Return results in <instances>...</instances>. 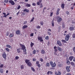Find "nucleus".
I'll list each match as a JSON object with an SVG mask.
<instances>
[{"mask_svg":"<svg viewBox=\"0 0 75 75\" xmlns=\"http://www.w3.org/2000/svg\"><path fill=\"white\" fill-rule=\"evenodd\" d=\"M20 45L21 46V47L22 48V50H23L24 54H27V50L25 49L26 47L25 45L21 44H20Z\"/></svg>","mask_w":75,"mask_h":75,"instance_id":"f257e3e1","label":"nucleus"},{"mask_svg":"<svg viewBox=\"0 0 75 75\" xmlns=\"http://www.w3.org/2000/svg\"><path fill=\"white\" fill-rule=\"evenodd\" d=\"M50 64L52 68H54L56 67V63L55 62L53 63L52 61H51L50 62Z\"/></svg>","mask_w":75,"mask_h":75,"instance_id":"f03ea898","label":"nucleus"},{"mask_svg":"<svg viewBox=\"0 0 75 75\" xmlns=\"http://www.w3.org/2000/svg\"><path fill=\"white\" fill-rule=\"evenodd\" d=\"M57 23H60L62 20V18L61 17L59 16L57 17Z\"/></svg>","mask_w":75,"mask_h":75,"instance_id":"7ed1b4c3","label":"nucleus"},{"mask_svg":"<svg viewBox=\"0 0 75 75\" xmlns=\"http://www.w3.org/2000/svg\"><path fill=\"white\" fill-rule=\"evenodd\" d=\"M70 38V36L69 34H67L65 37V40L66 41H68L69 40V39Z\"/></svg>","mask_w":75,"mask_h":75,"instance_id":"20e7f679","label":"nucleus"},{"mask_svg":"<svg viewBox=\"0 0 75 75\" xmlns=\"http://www.w3.org/2000/svg\"><path fill=\"white\" fill-rule=\"evenodd\" d=\"M38 40H39L40 42H42V41H43L42 38L41 37V36H38Z\"/></svg>","mask_w":75,"mask_h":75,"instance_id":"39448f33","label":"nucleus"},{"mask_svg":"<svg viewBox=\"0 0 75 75\" xmlns=\"http://www.w3.org/2000/svg\"><path fill=\"white\" fill-rule=\"evenodd\" d=\"M2 57L3 58L5 59H6V57H7V55H6V53L5 52H4V53L2 54Z\"/></svg>","mask_w":75,"mask_h":75,"instance_id":"423d86ee","label":"nucleus"},{"mask_svg":"<svg viewBox=\"0 0 75 75\" xmlns=\"http://www.w3.org/2000/svg\"><path fill=\"white\" fill-rule=\"evenodd\" d=\"M9 2L11 4V5H14L15 4V3L14 1L12 0H10L9 1Z\"/></svg>","mask_w":75,"mask_h":75,"instance_id":"0eeeda50","label":"nucleus"},{"mask_svg":"<svg viewBox=\"0 0 75 75\" xmlns=\"http://www.w3.org/2000/svg\"><path fill=\"white\" fill-rule=\"evenodd\" d=\"M55 74L56 75H61V73L60 72V71H58V73L57 72L55 71Z\"/></svg>","mask_w":75,"mask_h":75,"instance_id":"6e6552de","label":"nucleus"},{"mask_svg":"<svg viewBox=\"0 0 75 75\" xmlns=\"http://www.w3.org/2000/svg\"><path fill=\"white\" fill-rule=\"evenodd\" d=\"M70 68V66H69V67L68 66H67L66 67V68L67 72H70V69H69Z\"/></svg>","mask_w":75,"mask_h":75,"instance_id":"1a4fd4ad","label":"nucleus"},{"mask_svg":"<svg viewBox=\"0 0 75 75\" xmlns=\"http://www.w3.org/2000/svg\"><path fill=\"white\" fill-rule=\"evenodd\" d=\"M36 64L37 65L38 67L39 68H40L41 67V65L40 64V62L39 61H37L36 62Z\"/></svg>","mask_w":75,"mask_h":75,"instance_id":"9d476101","label":"nucleus"},{"mask_svg":"<svg viewBox=\"0 0 75 75\" xmlns=\"http://www.w3.org/2000/svg\"><path fill=\"white\" fill-rule=\"evenodd\" d=\"M57 44H58L59 46H62V44H61V41L58 40L57 42Z\"/></svg>","mask_w":75,"mask_h":75,"instance_id":"9b49d317","label":"nucleus"},{"mask_svg":"<svg viewBox=\"0 0 75 75\" xmlns=\"http://www.w3.org/2000/svg\"><path fill=\"white\" fill-rule=\"evenodd\" d=\"M42 1V0H39L38 2H37V4L38 5V6H40V3H41Z\"/></svg>","mask_w":75,"mask_h":75,"instance_id":"f8f14e48","label":"nucleus"},{"mask_svg":"<svg viewBox=\"0 0 75 75\" xmlns=\"http://www.w3.org/2000/svg\"><path fill=\"white\" fill-rule=\"evenodd\" d=\"M57 50H59V51H60V52H62V51H63V49L59 47H57Z\"/></svg>","mask_w":75,"mask_h":75,"instance_id":"ddd939ff","label":"nucleus"},{"mask_svg":"<svg viewBox=\"0 0 75 75\" xmlns=\"http://www.w3.org/2000/svg\"><path fill=\"white\" fill-rule=\"evenodd\" d=\"M23 11H25L26 13H28L30 12V11L29 10L27 9H25L23 10Z\"/></svg>","mask_w":75,"mask_h":75,"instance_id":"4468645a","label":"nucleus"},{"mask_svg":"<svg viewBox=\"0 0 75 75\" xmlns=\"http://www.w3.org/2000/svg\"><path fill=\"white\" fill-rule=\"evenodd\" d=\"M16 34H18V35H19V34H20V33H21V32H20V31L19 30H18L16 31Z\"/></svg>","mask_w":75,"mask_h":75,"instance_id":"2eb2a0df","label":"nucleus"},{"mask_svg":"<svg viewBox=\"0 0 75 75\" xmlns=\"http://www.w3.org/2000/svg\"><path fill=\"white\" fill-rule=\"evenodd\" d=\"M73 58H74V57L72 56L69 57V61H72V60L73 59Z\"/></svg>","mask_w":75,"mask_h":75,"instance_id":"dca6fc26","label":"nucleus"},{"mask_svg":"<svg viewBox=\"0 0 75 75\" xmlns=\"http://www.w3.org/2000/svg\"><path fill=\"white\" fill-rule=\"evenodd\" d=\"M69 30L70 31H74V27H71L69 28Z\"/></svg>","mask_w":75,"mask_h":75,"instance_id":"f3484780","label":"nucleus"},{"mask_svg":"<svg viewBox=\"0 0 75 75\" xmlns=\"http://www.w3.org/2000/svg\"><path fill=\"white\" fill-rule=\"evenodd\" d=\"M60 10V9L59 8H58L57 10V12L56 13V15H58L59 14V11Z\"/></svg>","mask_w":75,"mask_h":75,"instance_id":"a211bd4d","label":"nucleus"},{"mask_svg":"<svg viewBox=\"0 0 75 75\" xmlns=\"http://www.w3.org/2000/svg\"><path fill=\"white\" fill-rule=\"evenodd\" d=\"M27 64L28 67H31V66L32 65V64H31V63L30 62H29Z\"/></svg>","mask_w":75,"mask_h":75,"instance_id":"6ab92c4d","label":"nucleus"},{"mask_svg":"<svg viewBox=\"0 0 75 75\" xmlns=\"http://www.w3.org/2000/svg\"><path fill=\"white\" fill-rule=\"evenodd\" d=\"M65 7V4H62L61 5V7L62 8L63 10L64 8V7Z\"/></svg>","mask_w":75,"mask_h":75,"instance_id":"aec40b11","label":"nucleus"},{"mask_svg":"<svg viewBox=\"0 0 75 75\" xmlns=\"http://www.w3.org/2000/svg\"><path fill=\"white\" fill-rule=\"evenodd\" d=\"M27 27H28V26H27V25H25L22 27V29H24L25 28H27Z\"/></svg>","mask_w":75,"mask_h":75,"instance_id":"412c9836","label":"nucleus"},{"mask_svg":"<svg viewBox=\"0 0 75 75\" xmlns=\"http://www.w3.org/2000/svg\"><path fill=\"white\" fill-rule=\"evenodd\" d=\"M25 6V7H30L31 6V5L30 4H26Z\"/></svg>","mask_w":75,"mask_h":75,"instance_id":"4be33fe9","label":"nucleus"},{"mask_svg":"<svg viewBox=\"0 0 75 75\" xmlns=\"http://www.w3.org/2000/svg\"><path fill=\"white\" fill-rule=\"evenodd\" d=\"M13 36L14 34L13 33L10 34L9 36V38H11V37H13Z\"/></svg>","mask_w":75,"mask_h":75,"instance_id":"5701e85b","label":"nucleus"},{"mask_svg":"<svg viewBox=\"0 0 75 75\" xmlns=\"http://www.w3.org/2000/svg\"><path fill=\"white\" fill-rule=\"evenodd\" d=\"M41 52L42 54H45V51L44 50H42L41 51Z\"/></svg>","mask_w":75,"mask_h":75,"instance_id":"b1692460","label":"nucleus"},{"mask_svg":"<svg viewBox=\"0 0 75 75\" xmlns=\"http://www.w3.org/2000/svg\"><path fill=\"white\" fill-rule=\"evenodd\" d=\"M66 63L68 65H69L70 64H71V62H70V61H69L68 60H67Z\"/></svg>","mask_w":75,"mask_h":75,"instance_id":"393cba45","label":"nucleus"},{"mask_svg":"<svg viewBox=\"0 0 75 75\" xmlns=\"http://www.w3.org/2000/svg\"><path fill=\"white\" fill-rule=\"evenodd\" d=\"M6 47H7L8 48H12L11 46H10V45H6Z\"/></svg>","mask_w":75,"mask_h":75,"instance_id":"a878e982","label":"nucleus"},{"mask_svg":"<svg viewBox=\"0 0 75 75\" xmlns=\"http://www.w3.org/2000/svg\"><path fill=\"white\" fill-rule=\"evenodd\" d=\"M62 42H64V43H67V42L65 40H62Z\"/></svg>","mask_w":75,"mask_h":75,"instance_id":"bb28decb","label":"nucleus"},{"mask_svg":"<svg viewBox=\"0 0 75 75\" xmlns=\"http://www.w3.org/2000/svg\"><path fill=\"white\" fill-rule=\"evenodd\" d=\"M32 53L33 54H36V50H34Z\"/></svg>","mask_w":75,"mask_h":75,"instance_id":"cd10ccee","label":"nucleus"},{"mask_svg":"<svg viewBox=\"0 0 75 75\" xmlns=\"http://www.w3.org/2000/svg\"><path fill=\"white\" fill-rule=\"evenodd\" d=\"M3 14L4 15V16H3V17H5V18H6L7 17L6 16V13H3Z\"/></svg>","mask_w":75,"mask_h":75,"instance_id":"c85d7f7f","label":"nucleus"},{"mask_svg":"<svg viewBox=\"0 0 75 75\" xmlns=\"http://www.w3.org/2000/svg\"><path fill=\"white\" fill-rule=\"evenodd\" d=\"M29 60H28L27 59H26L25 61V62L26 64H28V62H29Z\"/></svg>","mask_w":75,"mask_h":75,"instance_id":"c756f323","label":"nucleus"},{"mask_svg":"<svg viewBox=\"0 0 75 75\" xmlns=\"http://www.w3.org/2000/svg\"><path fill=\"white\" fill-rule=\"evenodd\" d=\"M17 50L18 53H20V52H21L20 51V49H17Z\"/></svg>","mask_w":75,"mask_h":75,"instance_id":"7c9ffc66","label":"nucleus"},{"mask_svg":"<svg viewBox=\"0 0 75 75\" xmlns=\"http://www.w3.org/2000/svg\"><path fill=\"white\" fill-rule=\"evenodd\" d=\"M34 45V43L31 42V44H30V47H33V46Z\"/></svg>","mask_w":75,"mask_h":75,"instance_id":"2f4dec72","label":"nucleus"},{"mask_svg":"<svg viewBox=\"0 0 75 75\" xmlns=\"http://www.w3.org/2000/svg\"><path fill=\"white\" fill-rule=\"evenodd\" d=\"M24 65H21V69H24Z\"/></svg>","mask_w":75,"mask_h":75,"instance_id":"473e14b6","label":"nucleus"},{"mask_svg":"<svg viewBox=\"0 0 75 75\" xmlns=\"http://www.w3.org/2000/svg\"><path fill=\"white\" fill-rule=\"evenodd\" d=\"M36 28H37L38 29H40V28H41V26H40L39 25H38L36 27Z\"/></svg>","mask_w":75,"mask_h":75,"instance_id":"72a5a7b5","label":"nucleus"},{"mask_svg":"<svg viewBox=\"0 0 75 75\" xmlns=\"http://www.w3.org/2000/svg\"><path fill=\"white\" fill-rule=\"evenodd\" d=\"M31 70H32V71H35V69H34V68L33 67H31Z\"/></svg>","mask_w":75,"mask_h":75,"instance_id":"f704fd0d","label":"nucleus"},{"mask_svg":"<svg viewBox=\"0 0 75 75\" xmlns=\"http://www.w3.org/2000/svg\"><path fill=\"white\" fill-rule=\"evenodd\" d=\"M6 50L7 52H9V51H10V49L8 48H6Z\"/></svg>","mask_w":75,"mask_h":75,"instance_id":"c9c22d12","label":"nucleus"},{"mask_svg":"<svg viewBox=\"0 0 75 75\" xmlns=\"http://www.w3.org/2000/svg\"><path fill=\"white\" fill-rule=\"evenodd\" d=\"M40 23L41 25H44V22L42 21H41Z\"/></svg>","mask_w":75,"mask_h":75,"instance_id":"e433bc0d","label":"nucleus"},{"mask_svg":"<svg viewBox=\"0 0 75 75\" xmlns=\"http://www.w3.org/2000/svg\"><path fill=\"white\" fill-rule=\"evenodd\" d=\"M46 65L47 67H50V64L48 63H47L46 64Z\"/></svg>","mask_w":75,"mask_h":75,"instance_id":"4c0bfd02","label":"nucleus"},{"mask_svg":"<svg viewBox=\"0 0 75 75\" xmlns=\"http://www.w3.org/2000/svg\"><path fill=\"white\" fill-rule=\"evenodd\" d=\"M45 40H49V36H47L45 38Z\"/></svg>","mask_w":75,"mask_h":75,"instance_id":"58836bf2","label":"nucleus"},{"mask_svg":"<svg viewBox=\"0 0 75 75\" xmlns=\"http://www.w3.org/2000/svg\"><path fill=\"white\" fill-rule=\"evenodd\" d=\"M65 25L64 24H63L62 26V28H65Z\"/></svg>","mask_w":75,"mask_h":75,"instance_id":"ea45409f","label":"nucleus"},{"mask_svg":"<svg viewBox=\"0 0 75 75\" xmlns=\"http://www.w3.org/2000/svg\"><path fill=\"white\" fill-rule=\"evenodd\" d=\"M34 17H33L32 19H31L30 21V22H33V21H34Z\"/></svg>","mask_w":75,"mask_h":75,"instance_id":"a19ab883","label":"nucleus"},{"mask_svg":"<svg viewBox=\"0 0 75 75\" xmlns=\"http://www.w3.org/2000/svg\"><path fill=\"white\" fill-rule=\"evenodd\" d=\"M40 8H41L43 6V5H42V3L40 4Z\"/></svg>","mask_w":75,"mask_h":75,"instance_id":"79ce46f5","label":"nucleus"},{"mask_svg":"<svg viewBox=\"0 0 75 75\" xmlns=\"http://www.w3.org/2000/svg\"><path fill=\"white\" fill-rule=\"evenodd\" d=\"M52 24L53 27H54V21H52Z\"/></svg>","mask_w":75,"mask_h":75,"instance_id":"37998d69","label":"nucleus"},{"mask_svg":"<svg viewBox=\"0 0 75 75\" xmlns=\"http://www.w3.org/2000/svg\"><path fill=\"white\" fill-rule=\"evenodd\" d=\"M72 37L73 38H75V33H74L73 34Z\"/></svg>","mask_w":75,"mask_h":75,"instance_id":"c03bdc74","label":"nucleus"},{"mask_svg":"<svg viewBox=\"0 0 75 75\" xmlns=\"http://www.w3.org/2000/svg\"><path fill=\"white\" fill-rule=\"evenodd\" d=\"M71 65H72V66H73V65H74V62H71Z\"/></svg>","mask_w":75,"mask_h":75,"instance_id":"a18cd8bd","label":"nucleus"},{"mask_svg":"<svg viewBox=\"0 0 75 75\" xmlns=\"http://www.w3.org/2000/svg\"><path fill=\"white\" fill-rule=\"evenodd\" d=\"M20 8H21V6H19L17 7V10H19Z\"/></svg>","mask_w":75,"mask_h":75,"instance_id":"49530a36","label":"nucleus"},{"mask_svg":"<svg viewBox=\"0 0 75 75\" xmlns=\"http://www.w3.org/2000/svg\"><path fill=\"white\" fill-rule=\"evenodd\" d=\"M40 60L41 62H42L43 61V59L42 58H40Z\"/></svg>","mask_w":75,"mask_h":75,"instance_id":"de8ad7c7","label":"nucleus"},{"mask_svg":"<svg viewBox=\"0 0 75 75\" xmlns=\"http://www.w3.org/2000/svg\"><path fill=\"white\" fill-rule=\"evenodd\" d=\"M0 69V72H1V73H3V69Z\"/></svg>","mask_w":75,"mask_h":75,"instance_id":"09e8293b","label":"nucleus"},{"mask_svg":"<svg viewBox=\"0 0 75 75\" xmlns=\"http://www.w3.org/2000/svg\"><path fill=\"white\" fill-rule=\"evenodd\" d=\"M58 30H61V26H59L58 28Z\"/></svg>","mask_w":75,"mask_h":75,"instance_id":"8fccbe9b","label":"nucleus"},{"mask_svg":"<svg viewBox=\"0 0 75 75\" xmlns=\"http://www.w3.org/2000/svg\"><path fill=\"white\" fill-rule=\"evenodd\" d=\"M37 60V59L35 58H34L33 59V61H35Z\"/></svg>","mask_w":75,"mask_h":75,"instance_id":"3c124183","label":"nucleus"},{"mask_svg":"<svg viewBox=\"0 0 75 75\" xmlns=\"http://www.w3.org/2000/svg\"><path fill=\"white\" fill-rule=\"evenodd\" d=\"M32 5L34 6H36V4L34 3H33L32 4Z\"/></svg>","mask_w":75,"mask_h":75,"instance_id":"603ef678","label":"nucleus"},{"mask_svg":"<svg viewBox=\"0 0 75 75\" xmlns=\"http://www.w3.org/2000/svg\"><path fill=\"white\" fill-rule=\"evenodd\" d=\"M47 34L49 35H51V33L49 32H47Z\"/></svg>","mask_w":75,"mask_h":75,"instance_id":"864d4df0","label":"nucleus"},{"mask_svg":"<svg viewBox=\"0 0 75 75\" xmlns=\"http://www.w3.org/2000/svg\"><path fill=\"white\" fill-rule=\"evenodd\" d=\"M9 35V33H8V32H7L6 33V36H8Z\"/></svg>","mask_w":75,"mask_h":75,"instance_id":"5fc2aeb1","label":"nucleus"},{"mask_svg":"<svg viewBox=\"0 0 75 75\" xmlns=\"http://www.w3.org/2000/svg\"><path fill=\"white\" fill-rule=\"evenodd\" d=\"M18 58H19V57H18V56H16L15 57L16 59H18Z\"/></svg>","mask_w":75,"mask_h":75,"instance_id":"6e6d98bb","label":"nucleus"},{"mask_svg":"<svg viewBox=\"0 0 75 75\" xmlns=\"http://www.w3.org/2000/svg\"><path fill=\"white\" fill-rule=\"evenodd\" d=\"M52 15H53V12H52L50 13V16L51 17H52Z\"/></svg>","mask_w":75,"mask_h":75,"instance_id":"4d7b16f0","label":"nucleus"},{"mask_svg":"<svg viewBox=\"0 0 75 75\" xmlns=\"http://www.w3.org/2000/svg\"><path fill=\"white\" fill-rule=\"evenodd\" d=\"M30 36L31 37H33V36H34V33H32L30 34Z\"/></svg>","mask_w":75,"mask_h":75,"instance_id":"13d9d810","label":"nucleus"},{"mask_svg":"<svg viewBox=\"0 0 75 75\" xmlns=\"http://www.w3.org/2000/svg\"><path fill=\"white\" fill-rule=\"evenodd\" d=\"M3 67V65L1 64L0 66V68H2Z\"/></svg>","mask_w":75,"mask_h":75,"instance_id":"bf43d9fd","label":"nucleus"},{"mask_svg":"<svg viewBox=\"0 0 75 75\" xmlns=\"http://www.w3.org/2000/svg\"><path fill=\"white\" fill-rule=\"evenodd\" d=\"M66 14H67V15H69V12H68V11L66 12Z\"/></svg>","mask_w":75,"mask_h":75,"instance_id":"052dcab7","label":"nucleus"},{"mask_svg":"<svg viewBox=\"0 0 75 75\" xmlns=\"http://www.w3.org/2000/svg\"><path fill=\"white\" fill-rule=\"evenodd\" d=\"M73 51L74 52H75V47L73 48Z\"/></svg>","mask_w":75,"mask_h":75,"instance_id":"680f3d73","label":"nucleus"},{"mask_svg":"<svg viewBox=\"0 0 75 75\" xmlns=\"http://www.w3.org/2000/svg\"><path fill=\"white\" fill-rule=\"evenodd\" d=\"M8 0H5L4 1V2L5 3H8Z\"/></svg>","mask_w":75,"mask_h":75,"instance_id":"e2e57ef3","label":"nucleus"},{"mask_svg":"<svg viewBox=\"0 0 75 75\" xmlns=\"http://www.w3.org/2000/svg\"><path fill=\"white\" fill-rule=\"evenodd\" d=\"M20 13V11H19L17 13H16L17 16H18L19 13Z\"/></svg>","mask_w":75,"mask_h":75,"instance_id":"0e129e2a","label":"nucleus"},{"mask_svg":"<svg viewBox=\"0 0 75 75\" xmlns=\"http://www.w3.org/2000/svg\"><path fill=\"white\" fill-rule=\"evenodd\" d=\"M23 15H25V13L24 12H23L22 13Z\"/></svg>","mask_w":75,"mask_h":75,"instance_id":"69168bd1","label":"nucleus"},{"mask_svg":"<svg viewBox=\"0 0 75 75\" xmlns=\"http://www.w3.org/2000/svg\"><path fill=\"white\" fill-rule=\"evenodd\" d=\"M27 21H25L24 22L23 24H27Z\"/></svg>","mask_w":75,"mask_h":75,"instance_id":"338daca9","label":"nucleus"},{"mask_svg":"<svg viewBox=\"0 0 75 75\" xmlns=\"http://www.w3.org/2000/svg\"><path fill=\"white\" fill-rule=\"evenodd\" d=\"M66 75H71V74L70 73H67L66 74Z\"/></svg>","mask_w":75,"mask_h":75,"instance_id":"774afa93","label":"nucleus"}]
</instances>
